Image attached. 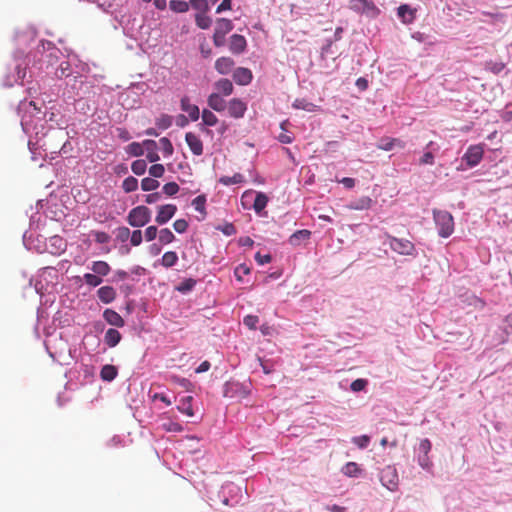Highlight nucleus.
<instances>
[{
	"label": "nucleus",
	"instance_id": "f257e3e1",
	"mask_svg": "<svg viewBox=\"0 0 512 512\" xmlns=\"http://www.w3.org/2000/svg\"><path fill=\"white\" fill-rule=\"evenodd\" d=\"M433 218L441 237L447 238L454 232V220L449 212L435 209L433 210Z\"/></svg>",
	"mask_w": 512,
	"mask_h": 512
},
{
	"label": "nucleus",
	"instance_id": "f03ea898",
	"mask_svg": "<svg viewBox=\"0 0 512 512\" xmlns=\"http://www.w3.org/2000/svg\"><path fill=\"white\" fill-rule=\"evenodd\" d=\"M151 211L148 207L140 205L131 209L127 216V222L132 227H143L150 222Z\"/></svg>",
	"mask_w": 512,
	"mask_h": 512
},
{
	"label": "nucleus",
	"instance_id": "7ed1b4c3",
	"mask_svg": "<svg viewBox=\"0 0 512 512\" xmlns=\"http://www.w3.org/2000/svg\"><path fill=\"white\" fill-rule=\"evenodd\" d=\"M380 481L390 491H395L399 485V476L394 466L388 465L380 472Z\"/></svg>",
	"mask_w": 512,
	"mask_h": 512
},
{
	"label": "nucleus",
	"instance_id": "20e7f679",
	"mask_svg": "<svg viewBox=\"0 0 512 512\" xmlns=\"http://www.w3.org/2000/svg\"><path fill=\"white\" fill-rule=\"evenodd\" d=\"M387 239L390 248L398 254L412 255L415 250L414 244L407 239L396 238L391 235H387Z\"/></svg>",
	"mask_w": 512,
	"mask_h": 512
},
{
	"label": "nucleus",
	"instance_id": "39448f33",
	"mask_svg": "<svg viewBox=\"0 0 512 512\" xmlns=\"http://www.w3.org/2000/svg\"><path fill=\"white\" fill-rule=\"evenodd\" d=\"M484 155V144L471 145L467 148L462 160L466 162L467 166L472 168L477 166Z\"/></svg>",
	"mask_w": 512,
	"mask_h": 512
},
{
	"label": "nucleus",
	"instance_id": "423d86ee",
	"mask_svg": "<svg viewBox=\"0 0 512 512\" xmlns=\"http://www.w3.org/2000/svg\"><path fill=\"white\" fill-rule=\"evenodd\" d=\"M349 7L355 12L377 15L379 9L371 0H350Z\"/></svg>",
	"mask_w": 512,
	"mask_h": 512
},
{
	"label": "nucleus",
	"instance_id": "0eeeda50",
	"mask_svg": "<svg viewBox=\"0 0 512 512\" xmlns=\"http://www.w3.org/2000/svg\"><path fill=\"white\" fill-rule=\"evenodd\" d=\"M228 114L236 119L242 118L247 110V104L239 98H233L229 101Z\"/></svg>",
	"mask_w": 512,
	"mask_h": 512
},
{
	"label": "nucleus",
	"instance_id": "6e6552de",
	"mask_svg": "<svg viewBox=\"0 0 512 512\" xmlns=\"http://www.w3.org/2000/svg\"><path fill=\"white\" fill-rule=\"evenodd\" d=\"M177 212V207L174 204H166L158 207V213L155 221L159 225L167 223Z\"/></svg>",
	"mask_w": 512,
	"mask_h": 512
},
{
	"label": "nucleus",
	"instance_id": "1a4fd4ad",
	"mask_svg": "<svg viewBox=\"0 0 512 512\" xmlns=\"http://www.w3.org/2000/svg\"><path fill=\"white\" fill-rule=\"evenodd\" d=\"M185 140L194 155L200 156L203 154V142L198 135L188 132L185 135Z\"/></svg>",
	"mask_w": 512,
	"mask_h": 512
},
{
	"label": "nucleus",
	"instance_id": "9d476101",
	"mask_svg": "<svg viewBox=\"0 0 512 512\" xmlns=\"http://www.w3.org/2000/svg\"><path fill=\"white\" fill-rule=\"evenodd\" d=\"M247 42L244 36L240 34H233L229 41V50L233 54H241L246 50Z\"/></svg>",
	"mask_w": 512,
	"mask_h": 512
},
{
	"label": "nucleus",
	"instance_id": "9b49d317",
	"mask_svg": "<svg viewBox=\"0 0 512 512\" xmlns=\"http://www.w3.org/2000/svg\"><path fill=\"white\" fill-rule=\"evenodd\" d=\"M233 80L238 85H248L251 83L253 75L250 69L244 67H238L233 72Z\"/></svg>",
	"mask_w": 512,
	"mask_h": 512
},
{
	"label": "nucleus",
	"instance_id": "f8f14e48",
	"mask_svg": "<svg viewBox=\"0 0 512 512\" xmlns=\"http://www.w3.org/2000/svg\"><path fill=\"white\" fill-rule=\"evenodd\" d=\"M235 62L231 57H220L215 61V69L221 75H227L232 72Z\"/></svg>",
	"mask_w": 512,
	"mask_h": 512
},
{
	"label": "nucleus",
	"instance_id": "ddd939ff",
	"mask_svg": "<svg viewBox=\"0 0 512 512\" xmlns=\"http://www.w3.org/2000/svg\"><path fill=\"white\" fill-rule=\"evenodd\" d=\"M181 109L188 114L192 121H197L200 111L197 105L191 104L190 99L185 96L181 99Z\"/></svg>",
	"mask_w": 512,
	"mask_h": 512
},
{
	"label": "nucleus",
	"instance_id": "4468645a",
	"mask_svg": "<svg viewBox=\"0 0 512 512\" xmlns=\"http://www.w3.org/2000/svg\"><path fill=\"white\" fill-rule=\"evenodd\" d=\"M208 106L217 112H222L227 107L226 101L219 93H212L207 99Z\"/></svg>",
	"mask_w": 512,
	"mask_h": 512
},
{
	"label": "nucleus",
	"instance_id": "2eb2a0df",
	"mask_svg": "<svg viewBox=\"0 0 512 512\" xmlns=\"http://www.w3.org/2000/svg\"><path fill=\"white\" fill-rule=\"evenodd\" d=\"M97 296L101 302L109 304L115 300L116 291L111 286H103L98 289Z\"/></svg>",
	"mask_w": 512,
	"mask_h": 512
},
{
	"label": "nucleus",
	"instance_id": "dca6fc26",
	"mask_svg": "<svg viewBox=\"0 0 512 512\" xmlns=\"http://www.w3.org/2000/svg\"><path fill=\"white\" fill-rule=\"evenodd\" d=\"M103 317L110 325L115 327H123L125 324L121 315L112 309H106Z\"/></svg>",
	"mask_w": 512,
	"mask_h": 512
},
{
	"label": "nucleus",
	"instance_id": "f3484780",
	"mask_svg": "<svg viewBox=\"0 0 512 512\" xmlns=\"http://www.w3.org/2000/svg\"><path fill=\"white\" fill-rule=\"evenodd\" d=\"M216 93H219L222 96H229L233 93L234 87L232 82L227 78H222L215 83Z\"/></svg>",
	"mask_w": 512,
	"mask_h": 512
},
{
	"label": "nucleus",
	"instance_id": "a211bd4d",
	"mask_svg": "<svg viewBox=\"0 0 512 512\" xmlns=\"http://www.w3.org/2000/svg\"><path fill=\"white\" fill-rule=\"evenodd\" d=\"M143 146L147 152L146 157L150 162L154 163L160 159L157 153V143L154 140L143 141Z\"/></svg>",
	"mask_w": 512,
	"mask_h": 512
},
{
	"label": "nucleus",
	"instance_id": "6ab92c4d",
	"mask_svg": "<svg viewBox=\"0 0 512 512\" xmlns=\"http://www.w3.org/2000/svg\"><path fill=\"white\" fill-rule=\"evenodd\" d=\"M397 14L404 23H411L415 18V10L407 4H402L397 8Z\"/></svg>",
	"mask_w": 512,
	"mask_h": 512
},
{
	"label": "nucleus",
	"instance_id": "aec40b11",
	"mask_svg": "<svg viewBox=\"0 0 512 512\" xmlns=\"http://www.w3.org/2000/svg\"><path fill=\"white\" fill-rule=\"evenodd\" d=\"M192 396H185L180 399L177 409L180 413L187 415L188 417H192L194 415V411L192 408Z\"/></svg>",
	"mask_w": 512,
	"mask_h": 512
},
{
	"label": "nucleus",
	"instance_id": "412c9836",
	"mask_svg": "<svg viewBox=\"0 0 512 512\" xmlns=\"http://www.w3.org/2000/svg\"><path fill=\"white\" fill-rule=\"evenodd\" d=\"M233 27L234 26L231 20L226 18H220L216 22L214 32L226 36L233 29Z\"/></svg>",
	"mask_w": 512,
	"mask_h": 512
},
{
	"label": "nucleus",
	"instance_id": "4be33fe9",
	"mask_svg": "<svg viewBox=\"0 0 512 512\" xmlns=\"http://www.w3.org/2000/svg\"><path fill=\"white\" fill-rule=\"evenodd\" d=\"M90 269L100 277L107 276L111 271L109 264L105 261H94Z\"/></svg>",
	"mask_w": 512,
	"mask_h": 512
},
{
	"label": "nucleus",
	"instance_id": "5701e85b",
	"mask_svg": "<svg viewBox=\"0 0 512 512\" xmlns=\"http://www.w3.org/2000/svg\"><path fill=\"white\" fill-rule=\"evenodd\" d=\"M121 338V334L118 330L110 328L106 331L104 340L105 343L112 348L120 342Z\"/></svg>",
	"mask_w": 512,
	"mask_h": 512
},
{
	"label": "nucleus",
	"instance_id": "b1692460",
	"mask_svg": "<svg viewBox=\"0 0 512 512\" xmlns=\"http://www.w3.org/2000/svg\"><path fill=\"white\" fill-rule=\"evenodd\" d=\"M310 235L311 232L309 230H298L290 236L289 243L293 246H298L300 245L301 241L308 240Z\"/></svg>",
	"mask_w": 512,
	"mask_h": 512
},
{
	"label": "nucleus",
	"instance_id": "393cba45",
	"mask_svg": "<svg viewBox=\"0 0 512 512\" xmlns=\"http://www.w3.org/2000/svg\"><path fill=\"white\" fill-rule=\"evenodd\" d=\"M118 374L117 368L113 365H104L100 371V377L104 381H112Z\"/></svg>",
	"mask_w": 512,
	"mask_h": 512
},
{
	"label": "nucleus",
	"instance_id": "a878e982",
	"mask_svg": "<svg viewBox=\"0 0 512 512\" xmlns=\"http://www.w3.org/2000/svg\"><path fill=\"white\" fill-rule=\"evenodd\" d=\"M373 200L369 196H363L354 201L350 208L354 210H367L372 207Z\"/></svg>",
	"mask_w": 512,
	"mask_h": 512
},
{
	"label": "nucleus",
	"instance_id": "bb28decb",
	"mask_svg": "<svg viewBox=\"0 0 512 512\" xmlns=\"http://www.w3.org/2000/svg\"><path fill=\"white\" fill-rule=\"evenodd\" d=\"M268 203V197L263 192L256 193L254 203H253V209L256 213H260L265 209Z\"/></svg>",
	"mask_w": 512,
	"mask_h": 512
},
{
	"label": "nucleus",
	"instance_id": "cd10ccee",
	"mask_svg": "<svg viewBox=\"0 0 512 512\" xmlns=\"http://www.w3.org/2000/svg\"><path fill=\"white\" fill-rule=\"evenodd\" d=\"M49 242L50 245L55 248L53 251H51V253L60 254L61 252H64L66 249V242L60 236L51 237Z\"/></svg>",
	"mask_w": 512,
	"mask_h": 512
},
{
	"label": "nucleus",
	"instance_id": "c85d7f7f",
	"mask_svg": "<svg viewBox=\"0 0 512 512\" xmlns=\"http://www.w3.org/2000/svg\"><path fill=\"white\" fill-rule=\"evenodd\" d=\"M161 429L166 432L180 433L183 431V426L176 421L167 419L166 421L162 422Z\"/></svg>",
	"mask_w": 512,
	"mask_h": 512
},
{
	"label": "nucleus",
	"instance_id": "c756f323",
	"mask_svg": "<svg viewBox=\"0 0 512 512\" xmlns=\"http://www.w3.org/2000/svg\"><path fill=\"white\" fill-rule=\"evenodd\" d=\"M178 261V255L174 251H168L163 254L161 259V264L166 267L170 268L174 266Z\"/></svg>",
	"mask_w": 512,
	"mask_h": 512
},
{
	"label": "nucleus",
	"instance_id": "7c9ffc66",
	"mask_svg": "<svg viewBox=\"0 0 512 512\" xmlns=\"http://www.w3.org/2000/svg\"><path fill=\"white\" fill-rule=\"evenodd\" d=\"M219 182L226 186L240 184L244 182V176L240 173H235L233 176H222Z\"/></svg>",
	"mask_w": 512,
	"mask_h": 512
},
{
	"label": "nucleus",
	"instance_id": "2f4dec72",
	"mask_svg": "<svg viewBox=\"0 0 512 512\" xmlns=\"http://www.w3.org/2000/svg\"><path fill=\"white\" fill-rule=\"evenodd\" d=\"M169 8L175 13H185L189 10V3L180 0H171Z\"/></svg>",
	"mask_w": 512,
	"mask_h": 512
},
{
	"label": "nucleus",
	"instance_id": "473e14b6",
	"mask_svg": "<svg viewBox=\"0 0 512 512\" xmlns=\"http://www.w3.org/2000/svg\"><path fill=\"white\" fill-rule=\"evenodd\" d=\"M292 106L296 109H302L308 112H313L316 110L317 106L311 102H308L305 99H296Z\"/></svg>",
	"mask_w": 512,
	"mask_h": 512
},
{
	"label": "nucleus",
	"instance_id": "72a5a7b5",
	"mask_svg": "<svg viewBox=\"0 0 512 512\" xmlns=\"http://www.w3.org/2000/svg\"><path fill=\"white\" fill-rule=\"evenodd\" d=\"M202 121L206 126H215L218 122L217 116L210 110L204 109L202 111Z\"/></svg>",
	"mask_w": 512,
	"mask_h": 512
},
{
	"label": "nucleus",
	"instance_id": "f704fd0d",
	"mask_svg": "<svg viewBox=\"0 0 512 512\" xmlns=\"http://www.w3.org/2000/svg\"><path fill=\"white\" fill-rule=\"evenodd\" d=\"M360 468L357 463L355 462H348L344 465L342 468V472L344 475L348 477H356L360 473Z\"/></svg>",
	"mask_w": 512,
	"mask_h": 512
},
{
	"label": "nucleus",
	"instance_id": "c9c22d12",
	"mask_svg": "<svg viewBox=\"0 0 512 512\" xmlns=\"http://www.w3.org/2000/svg\"><path fill=\"white\" fill-rule=\"evenodd\" d=\"M160 183L153 177H146L141 181V188L143 191H154L159 187Z\"/></svg>",
	"mask_w": 512,
	"mask_h": 512
},
{
	"label": "nucleus",
	"instance_id": "e433bc0d",
	"mask_svg": "<svg viewBox=\"0 0 512 512\" xmlns=\"http://www.w3.org/2000/svg\"><path fill=\"white\" fill-rule=\"evenodd\" d=\"M205 205H206L205 195H199L196 198H194L192 201V206L194 207V209L196 211L200 212L203 216L206 215Z\"/></svg>",
	"mask_w": 512,
	"mask_h": 512
},
{
	"label": "nucleus",
	"instance_id": "4c0bfd02",
	"mask_svg": "<svg viewBox=\"0 0 512 512\" xmlns=\"http://www.w3.org/2000/svg\"><path fill=\"white\" fill-rule=\"evenodd\" d=\"M122 188L126 193L133 192L138 188V180L133 176H129L124 179Z\"/></svg>",
	"mask_w": 512,
	"mask_h": 512
},
{
	"label": "nucleus",
	"instance_id": "58836bf2",
	"mask_svg": "<svg viewBox=\"0 0 512 512\" xmlns=\"http://www.w3.org/2000/svg\"><path fill=\"white\" fill-rule=\"evenodd\" d=\"M195 22L201 29H207L211 25V19L205 13H197L195 16Z\"/></svg>",
	"mask_w": 512,
	"mask_h": 512
},
{
	"label": "nucleus",
	"instance_id": "ea45409f",
	"mask_svg": "<svg viewBox=\"0 0 512 512\" xmlns=\"http://www.w3.org/2000/svg\"><path fill=\"white\" fill-rule=\"evenodd\" d=\"M83 279L90 287H97L102 283V278L95 273H85Z\"/></svg>",
	"mask_w": 512,
	"mask_h": 512
},
{
	"label": "nucleus",
	"instance_id": "a19ab883",
	"mask_svg": "<svg viewBox=\"0 0 512 512\" xmlns=\"http://www.w3.org/2000/svg\"><path fill=\"white\" fill-rule=\"evenodd\" d=\"M173 119L170 115L162 114L156 119V125L161 130H166L172 125Z\"/></svg>",
	"mask_w": 512,
	"mask_h": 512
},
{
	"label": "nucleus",
	"instance_id": "79ce46f5",
	"mask_svg": "<svg viewBox=\"0 0 512 512\" xmlns=\"http://www.w3.org/2000/svg\"><path fill=\"white\" fill-rule=\"evenodd\" d=\"M174 239H175V236L170 229L164 228L159 231V241L162 244H169V243L173 242Z\"/></svg>",
	"mask_w": 512,
	"mask_h": 512
},
{
	"label": "nucleus",
	"instance_id": "37998d69",
	"mask_svg": "<svg viewBox=\"0 0 512 512\" xmlns=\"http://www.w3.org/2000/svg\"><path fill=\"white\" fill-rule=\"evenodd\" d=\"M147 164L145 160L139 159L135 160L131 165V170L136 175H143L146 171Z\"/></svg>",
	"mask_w": 512,
	"mask_h": 512
},
{
	"label": "nucleus",
	"instance_id": "c03bdc74",
	"mask_svg": "<svg viewBox=\"0 0 512 512\" xmlns=\"http://www.w3.org/2000/svg\"><path fill=\"white\" fill-rule=\"evenodd\" d=\"M188 3L189 7L191 6L193 9L199 11V13H206L209 9L206 0H190Z\"/></svg>",
	"mask_w": 512,
	"mask_h": 512
},
{
	"label": "nucleus",
	"instance_id": "a18cd8bd",
	"mask_svg": "<svg viewBox=\"0 0 512 512\" xmlns=\"http://www.w3.org/2000/svg\"><path fill=\"white\" fill-rule=\"evenodd\" d=\"M251 270L246 264L238 265L234 270V275L239 282H243L244 276L250 274Z\"/></svg>",
	"mask_w": 512,
	"mask_h": 512
},
{
	"label": "nucleus",
	"instance_id": "49530a36",
	"mask_svg": "<svg viewBox=\"0 0 512 512\" xmlns=\"http://www.w3.org/2000/svg\"><path fill=\"white\" fill-rule=\"evenodd\" d=\"M377 148L383 151H391L394 148L392 137H383L377 143Z\"/></svg>",
	"mask_w": 512,
	"mask_h": 512
},
{
	"label": "nucleus",
	"instance_id": "de8ad7c7",
	"mask_svg": "<svg viewBox=\"0 0 512 512\" xmlns=\"http://www.w3.org/2000/svg\"><path fill=\"white\" fill-rule=\"evenodd\" d=\"M286 124H288L287 120L281 123V129L283 130V132L279 134L278 140L283 144H290L292 143L294 137L291 134L287 133L285 128Z\"/></svg>",
	"mask_w": 512,
	"mask_h": 512
},
{
	"label": "nucleus",
	"instance_id": "09e8293b",
	"mask_svg": "<svg viewBox=\"0 0 512 512\" xmlns=\"http://www.w3.org/2000/svg\"><path fill=\"white\" fill-rule=\"evenodd\" d=\"M159 143L164 151V154L166 156H171L174 152V148H173V145L171 143V141L167 138V137H162L160 140H159Z\"/></svg>",
	"mask_w": 512,
	"mask_h": 512
},
{
	"label": "nucleus",
	"instance_id": "8fccbe9b",
	"mask_svg": "<svg viewBox=\"0 0 512 512\" xmlns=\"http://www.w3.org/2000/svg\"><path fill=\"white\" fill-rule=\"evenodd\" d=\"M505 68V64L502 62L488 61L486 62V69L490 70L494 74H499Z\"/></svg>",
	"mask_w": 512,
	"mask_h": 512
},
{
	"label": "nucleus",
	"instance_id": "3c124183",
	"mask_svg": "<svg viewBox=\"0 0 512 512\" xmlns=\"http://www.w3.org/2000/svg\"><path fill=\"white\" fill-rule=\"evenodd\" d=\"M164 172H165V168L162 164H153L149 168V174L153 178H161L164 175Z\"/></svg>",
	"mask_w": 512,
	"mask_h": 512
},
{
	"label": "nucleus",
	"instance_id": "603ef678",
	"mask_svg": "<svg viewBox=\"0 0 512 512\" xmlns=\"http://www.w3.org/2000/svg\"><path fill=\"white\" fill-rule=\"evenodd\" d=\"M367 385L368 381L366 379L359 378L351 383L350 388L353 392H360L364 390Z\"/></svg>",
	"mask_w": 512,
	"mask_h": 512
},
{
	"label": "nucleus",
	"instance_id": "864d4df0",
	"mask_svg": "<svg viewBox=\"0 0 512 512\" xmlns=\"http://www.w3.org/2000/svg\"><path fill=\"white\" fill-rule=\"evenodd\" d=\"M243 323L251 330H255L259 323V318L256 315H247L243 319Z\"/></svg>",
	"mask_w": 512,
	"mask_h": 512
},
{
	"label": "nucleus",
	"instance_id": "5fc2aeb1",
	"mask_svg": "<svg viewBox=\"0 0 512 512\" xmlns=\"http://www.w3.org/2000/svg\"><path fill=\"white\" fill-rule=\"evenodd\" d=\"M128 152L133 156H141L144 154V146L133 142L128 146Z\"/></svg>",
	"mask_w": 512,
	"mask_h": 512
},
{
	"label": "nucleus",
	"instance_id": "6e6d98bb",
	"mask_svg": "<svg viewBox=\"0 0 512 512\" xmlns=\"http://www.w3.org/2000/svg\"><path fill=\"white\" fill-rule=\"evenodd\" d=\"M179 191V185L176 182H168L163 186V192L167 196H173Z\"/></svg>",
	"mask_w": 512,
	"mask_h": 512
},
{
	"label": "nucleus",
	"instance_id": "4d7b16f0",
	"mask_svg": "<svg viewBox=\"0 0 512 512\" xmlns=\"http://www.w3.org/2000/svg\"><path fill=\"white\" fill-rule=\"evenodd\" d=\"M352 442L360 449H364L369 445L370 437L367 435L357 436L352 439Z\"/></svg>",
	"mask_w": 512,
	"mask_h": 512
},
{
	"label": "nucleus",
	"instance_id": "13d9d810",
	"mask_svg": "<svg viewBox=\"0 0 512 512\" xmlns=\"http://www.w3.org/2000/svg\"><path fill=\"white\" fill-rule=\"evenodd\" d=\"M217 230H220L224 235L231 236L236 234L237 230L232 223H225L222 226H217Z\"/></svg>",
	"mask_w": 512,
	"mask_h": 512
},
{
	"label": "nucleus",
	"instance_id": "bf43d9fd",
	"mask_svg": "<svg viewBox=\"0 0 512 512\" xmlns=\"http://www.w3.org/2000/svg\"><path fill=\"white\" fill-rule=\"evenodd\" d=\"M196 285V281L194 279H186L184 280L182 283H180V285L178 286V290L180 292H187V291H190L194 288V286Z\"/></svg>",
	"mask_w": 512,
	"mask_h": 512
},
{
	"label": "nucleus",
	"instance_id": "052dcab7",
	"mask_svg": "<svg viewBox=\"0 0 512 512\" xmlns=\"http://www.w3.org/2000/svg\"><path fill=\"white\" fill-rule=\"evenodd\" d=\"M143 235L141 230H134L130 234V242L133 246H139L142 243Z\"/></svg>",
	"mask_w": 512,
	"mask_h": 512
},
{
	"label": "nucleus",
	"instance_id": "680f3d73",
	"mask_svg": "<svg viewBox=\"0 0 512 512\" xmlns=\"http://www.w3.org/2000/svg\"><path fill=\"white\" fill-rule=\"evenodd\" d=\"M419 465L426 470H429L432 467V461L430 460L429 454H422L418 457Z\"/></svg>",
	"mask_w": 512,
	"mask_h": 512
},
{
	"label": "nucleus",
	"instance_id": "e2e57ef3",
	"mask_svg": "<svg viewBox=\"0 0 512 512\" xmlns=\"http://www.w3.org/2000/svg\"><path fill=\"white\" fill-rule=\"evenodd\" d=\"M188 226V222L185 219H177L173 224L175 231L178 233L186 232Z\"/></svg>",
	"mask_w": 512,
	"mask_h": 512
},
{
	"label": "nucleus",
	"instance_id": "0e129e2a",
	"mask_svg": "<svg viewBox=\"0 0 512 512\" xmlns=\"http://www.w3.org/2000/svg\"><path fill=\"white\" fill-rule=\"evenodd\" d=\"M93 234H94V237H95V241L97 243H99V244L108 243L109 240H110V236L106 232L95 231V232H93Z\"/></svg>",
	"mask_w": 512,
	"mask_h": 512
},
{
	"label": "nucleus",
	"instance_id": "69168bd1",
	"mask_svg": "<svg viewBox=\"0 0 512 512\" xmlns=\"http://www.w3.org/2000/svg\"><path fill=\"white\" fill-rule=\"evenodd\" d=\"M420 165H433L434 164V155L432 152H425L423 156L419 159Z\"/></svg>",
	"mask_w": 512,
	"mask_h": 512
},
{
	"label": "nucleus",
	"instance_id": "338daca9",
	"mask_svg": "<svg viewBox=\"0 0 512 512\" xmlns=\"http://www.w3.org/2000/svg\"><path fill=\"white\" fill-rule=\"evenodd\" d=\"M431 448H432V444L430 442L429 439H422L419 443V451L422 453V454H429V452L431 451Z\"/></svg>",
	"mask_w": 512,
	"mask_h": 512
},
{
	"label": "nucleus",
	"instance_id": "774afa93",
	"mask_svg": "<svg viewBox=\"0 0 512 512\" xmlns=\"http://www.w3.org/2000/svg\"><path fill=\"white\" fill-rule=\"evenodd\" d=\"M158 229L156 226H149L145 230V238L147 241H152L156 238Z\"/></svg>",
	"mask_w": 512,
	"mask_h": 512
}]
</instances>
